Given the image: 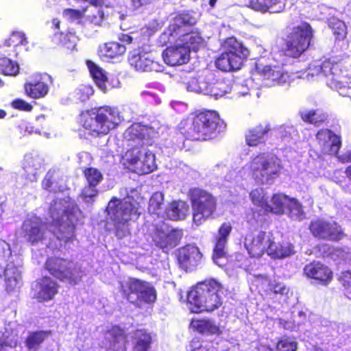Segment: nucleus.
<instances>
[{
	"label": "nucleus",
	"mask_w": 351,
	"mask_h": 351,
	"mask_svg": "<svg viewBox=\"0 0 351 351\" xmlns=\"http://www.w3.org/2000/svg\"><path fill=\"white\" fill-rule=\"evenodd\" d=\"M253 204L258 207H261L264 210H265L267 204V197L264 194V191L262 188H257L250 194Z\"/></svg>",
	"instance_id": "nucleus-47"
},
{
	"label": "nucleus",
	"mask_w": 351,
	"mask_h": 351,
	"mask_svg": "<svg viewBox=\"0 0 351 351\" xmlns=\"http://www.w3.org/2000/svg\"><path fill=\"white\" fill-rule=\"evenodd\" d=\"M295 253L293 245L289 242H282L276 244L273 239L271 245L269 248L268 255L272 258H285Z\"/></svg>",
	"instance_id": "nucleus-33"
},
{
	"label": "nucleus",
	"mask_w": 351,
	"mask_h": 351,
	"mask_svg": "<svg viewBox=\"0 0 351 351\" xmlns=\"http://www.w3.org/2000/svg\"><path fill=\"white\" fill-rule=\"evenodd\" d=\"M183 43L167 47L162 53L164 62L170 66L181 65L189 60L190 51H197L204 47V38L196 32L184 36Z\"/></svg>",
	"instance_id": "nucleus-9"
},
{
	"label": "nucleus",
	"mask_w": 351,
	"mask_h": 351,
	"mask_svg": "<svg viewBox=\"0 0 351 351\" xmlns=\"http://www.w3.org/2000/svg\"><path fill=\"white\" fill-rule=\"evenodd\" d=\"M206 77L204 80L199 81L196 78L191 79L186 84V89L189 92L199 93L204 94L202 88L206 87Z\"/></svg>",
	"instance_id": "nucleus-54"
},
{
	"label": "nucleus",
	"mask_w": 351,
	"mask_h": 351,
	"mask_svg": "<svg viewBox=\"0 0 351 351\" xmlns=\"http://www.w3.org/2000/svg\"><path fill=\"white\" fill-rule=\"evenodd\" d=\"M333 31V34L337 36V39H343L346 35V26L345 23L338 19H332L329 24Z\"/></svg>",
	"instance_id": "nucleus-51"
},
{
	"label": "nucleus",
	"mask_w": 351,
	"mask_h": 351,
	"mask_svg": "<svg viewBox=\"0 0 351 351\" xmlns=\"http://www.w3.org/2000/svg\"><path fill=\"white\" fill-rule=\"evenodd\" d=\"M93 94V90L91 86L82 85L78 87L73 93V98L77 101H86L90 95Z\"/></svg>",
	"instance_id": "nucleus-50"
},
{
	"label": "nucleus",
	"mask_w": 351,
	"mask_h": 351,
	"mask_svg": "<svg viewBox=\"0 0 351 351\" xmlns=\"http://www.w3.org/2000/svg\"><path fill=\"white\" fill-rule=\"evenodd\" d=\"M12 106L14 108L25 111H31L32 106L26 101L21 99H16L12 102Z\"/></svg>",
	"instance_id": "nucleus-60"
},
{
	"label": "nucleus",
	"mask_w": 351,
	"mask_h": 351,
	"mask_svg": "<svg viewBox=\"0 0 351 351\" xmlns=\"http://www.w3.org/2000/svg\"><path fill=\"white\" fill-rule=\"evenodd\" d=\"M0 72L5 75L15 76L19 73V66L6 57L0 58Z\"/></svg>",
	"instance_id": "nucleus-46"
},
{
	"label": "nucleus",
	"mask_w": 351,
	"mask_h": 351,
	"mask_svg": "<svg viewBox=\"0 0 351 351\" xmlns=\"http://www.w3.org/2000/svg\"><path fill=\"white\" fill-rule=\"evenodd\" d=\"M309 230L313 237L330 241H337L343 237L341 226L335 221L316 219L311 221Z\"/></svg>",
	"instance_id": "nucleus-17"
},
{
	"label": "nucleus",
	"mask_w": 351,
	"mask_h": 351,
	"mask_svg": "<svg viewBox=\"0 0 351 351\" xmlns=\"http://www.w3.org/2000/svg\"><path fill=\"white\" fill-rule=\"evenodd\" d=\"M269 289L276 294H280L282 295H287L289 289L283 283L274 281L269 284Z\"/></svg>",
	"instance_id": "nucleus-57"
},
{
	"label": "nucleus",
	"mask_w": 351,
	"mask_h": 351,
	"mask_svg": "<svg viewBox=\"0 0 351 351\" xmlns=\"http://www.w3.org/2000/svg\"><path fill=\"white\" fill-rule=\"evenodd\" d=\"M306 276L322 282H327L332 278L330 269L319 262H313L306 265L304 268Z\"/></svg>",
	"instance_id": "nucleus-29"
},
{
	"label": "nucleus",
	"mask_w": 351,
	"mask_h": 351,
	"mask_svg": "<svg viewBox=\"0 0 351 351\" xmlns=\"http://www.w3.org/2000/svg\"><path fill=\"white\" fill-rule=\"evenodd\" d=\"M108 219L114 223L116 236L119 239L130 234L129 221L136 219L139 213L136 204L129 199L113 197L107 207Z\"/></svg>",
	"instance_id": "nucleus-6"
},
{
	"label": "nucleus",
	"mask_w": 351,
	"mask_h": 351,
	"mask_svg": "<svg viewBox=\"0 0 351 351\" xmlns=\"http://www.w3.org/2000/svg\"><path fill=\"white\" fill-rule=\"evenodd\" d=\"M148 210L150 213L160 216L164 213V195L160 192L154 193L149 199Z\"/></svg>",
	"instance_id": "nucleus-41"
},
{
	"label": "nucleus",
	"mask_w": 351,
	"mask_h": 351,
	"mask_svg": "<svg viewBox=\"0 0 351 351\" xmlns=\"http://www.w3.org/2000/svg\"><path fill=\"white\" fill-rule=\"evenodd\" d=\"M226 124L215 111H206L198 114L193 120L187 132L195 141H206L215 137L222 132Z\"/></svg>",
	"instance_id": "nucleus-8"
},
{
	"label": "nucleus",
	"mask_w": 351,
	"mask_h": 351,
	"mask_svg": "<svg viewBox=\"0 0 351 351\" xmlns=\"http://www.w3.org/2000/svg\"><path fill=\"white\" fill-rule=\"evenodd\" d=\"M339 280L346 288L351 289V271H346L341 273Z\"/></svg>",
	"instance_id": "nucleus-61"
},
{
	"label": "nucleus",
	"mask_w": 351,
	"mask_h": 351,
	"mask_svg": "<svg viewBox=\"0 0 351 351\" xmlns=\"http://www.w3.org/2000/svg\"><path fill=\"white\" fill-rule=\"evenodd\" d=\"M293 127L288 125H280L274 128V131L276 135L279 136L282 139L288 141L292 132H293Z\"/></svg>",
	"instance_id": "nucleus-56"
},
{
	"label": "nucleus",
	"mask_w": 351,
	"mask_h": 351,
	"mask_svg": "<svg viewBox=\"0 0 351 351\" xmlns=\"http://www.w3.org/2000/svg\"><path fill=\"white\" fill-rule=\"evenodd\" d=\"M298 342L291 338H283L276 346L277 351H296Z\"/></svg>",
	"instance_id": "nucleus-53"
},
{
	"label": "nucleus",
	"mask_w": 351,
	"mask_h": 351,
	"mask_svg": "<svg viewBox=\"0 0 351 351\" xmlns=\"http://www.w3.org/2000/svg\"><path fill=\"white\" fill-rule=\"evenodd\" d=\"M49 215L52 219L49 231L58 240L66 242L71 240L75 227L82 219V212L75 202L70 199H56L50 206Z\"/></svg>",
	"instance_id": "nucleus-2"
},
{
	"label": "nucleus",
	"mask_w": 351,
	"mask_h": 351,
	"mask_svg": "<svg viewBox=\"0 0 351 351\" xmlns=\"http://www.w3.org/2000/svg\"><path fill=\"white\" fill-rule=\"evenodd\" d=\"M232 231L230 223H223L219 228L215 240V245L213 254L214 263L221 267L225 264L227 254V243L228 237Z\"/></svg>",
	"instance_id": "nucleus-21"
},
{
	"label": "nucleus",
	"mask_w": 351,
	"mask_h": 351,
	"mask_svg": "<svg viewBox=\"0 0 351 351\" xmlns=\"http://www.w3.org/2000/svg\"><path fill=\"white\" fill-rule=\"evenodd\" d=\"M246 5L254 11L267 12L264 0H247Z\"/></svg>",
	"instance_id": "nucleus-58"
},
{
	"label": "nucleus",
	"mask_w": 351,
	"mask_h": 351,
	"mask_svg": "<svg viewBox=\"0 0 351 351\" xmlns=\"http://www.w3.org/2000/svg\"><path fill=\"white\" fill-rule=\"evenodd\" d=\"M257 70L265 86L285 84L289 82L291 78V75L279 66L267 65L263 67L258 66Z\"/></svg>",
	"instance_id": "nucleus-22"
},
{
	"label": "nucleus",
	"mask_w": 351,
	"mask_h": 351,
	"mask_svg": "<svg viewBox=\"0 0 351 351\" xmlns=\"http://www.w3.org/2000/svg\"><path fill=\"white\" fill-rule=\"evenodd\" d=\"M316 139L323 154H337L340 146V137L329 130H321L317 132Z\"/></svg>",
	"instance_id": "nucleus-23"
},
{
	"label": "nucleus",
	"mask_w": 351,
	"mask_h": 351,
	"mask_svg": "<svg viewBox=\"0 0 351 351\" xmlns=\"http://www.w3.org/2000/svg\"><path fill=\"white\" fill-rule=\"evenodd\" d=\"M193 211V221L202 225L212 218L217 210V199L210 193L200 188H193L189 192Z\"/></svg>",
	"instance_id": "nucleus-10"
},
{
	"label": "nucleus",
	"mask_w": 351,
	"mask_h": 351,
	"mask_svg": "<svg viewBox=\"0 0 351 351\" xmlns=\"http://www.w3.org/2000/svg\"><path fill=\"white\" fill-rule=\"evenodd\" d=\"M267 12L279 13L285 8V0H264Z\"/></svg>",
	"instance_id": "nucleus-52"
},
{
	"label": "nucleus",
	"mask_w": 351,
	"mask_h": 351,
	"mask_svg": "<svg viewBox=\"0 0 351 351\" xmlns=\"http://www.w3.org/2000/svg\"><path fill=\"white\" fill-rule=\"evenodd\" d=\"M222 47L224 51L216 59V67L222 71L240 69L250 54L249 50L234 37L226 39Z\"/></svg>",
	"instance_id": "nucleus-11"
},
{
	"label": "nucleus",
	"mask_w": 351,
	"mask_h": 351,
	"mask_svg": "<svg viewBox=\"0 0 351 351\" xmlns=\"http://www.w3.org/2000/svg\"><path fill=\"white\" fill-rule=\"evenodd\" d=\"M63 16L68 20H76L82 17V13L78 10L68 8L63 11Z\"/></svg>",
	"instance_id": "nucleus-59"
},
{
	"label": "nucleus",
	"mask_w": 351,
	"mask_h": 351,
	"mask_svg": "<svg viewBox=\"0 0 351 351\" xmlns=\"http://www.w3.org/2000/svg\"><path fill=\"white\" fill-rule=\"evenodd\" d=\"M294 220L302 221L305 218V213L302 204L294 198H289L285 213Z\"/></svg>",
	"instance_id": "nucleus-40"
},
{
	"label": "nucleus",
	"mask_w": 351,
	"mask_h": 351,
	"mask_svg": "<svg viewBox=\"0 0 351 351\" xmlns=\"http://www.w3.org/2000/svg\"><path fill=\"white\" fill-rule=\"evenodd\" d=\"M223 84L218 82L214 76L213 73H208L206 75V87L202 88L204 94L207 95L213 96L215 98L224 95L225 91L221 90V86Z\"/></svg>",
	"instance_id": "nucleus-36"
},
{
	"label": "nucleus",
	"mask_w": 351,
	"mask_h": 351,
	"mask_svg": "<svg viewBox=\"0 0 351 351\" xmlns=\"http://www.w3.org/2000/svg\"><path fill=\"white\" fill-rule=\"evenodd\" d=\"M97 186H92L87 184L82 190L80 197L82 200L88 204H91L95 202V198L98 195V191L96 188Z\"/></svg>",
	"instance_id": "nucleus-49"
},
{
	"label": "nucleus",
	"mask_w": 351,
	"mask_h": 351,
	"mask_svg": "<svg viewBox=\"0 0 351 351\" xmlns=\"http://www.w3.org/2000/svg\"><path fill=\"white\" fill-rule=\"evenodd\" d=\"M190 348L199 349L200 351H217L216 348L212 342L205 341L200 343L198 340L195 339L191 341Z\"/></svg>",
	"instance_id": "nucleus-55"
},
{
	"label": "nucleus",
	"mask_w": 351,
	"mask_h": 351,
	"mask_svg": "<svg viewBox=\"0 0 351 351\" xmlns=\"http://www.w3.org/2000/svg\"><path fill=\"white\" fill-rule=\"evenodd\" d=\"M128 61L130 65L136 71L140 72L162 71V65L155 60L152 52H147L141 49L133 50L130 52Z\"/></svg>",
	"instance_id": "nucleus-19"
},
{
	"label": "nucleus",
	"mask_w": 351,
	"mask_h": 351,
	"mask_svg": "<svg viewBox=\"0 0 351 351\" xmlns=\"http://www.w3.org/2000/svg\"><path fill=\"white\" fill-rule=\"evenodd\" d=\"M45 267L53 276L70 284H76L82 278V272L77 265L66 259L49 258Z\"/></svg>",
	"instance_id": "nucleus-13"
},
{
	"label": "nucleus",
	"mask_w": 351,
	"mask_h": 351,
	"mask_svg": "<svg viewBox=\"0 0 351 351\" xmlns=\"http://www.w3.org/2000/svg\"><path fill=\"white\" fill-rule=\"evenodd\" d=\"M51 335L49 330H40L31 333L25 341L29 350H37L39 346Z\"/></svg>",
	"instance_id": "nucleus-42"
},
{
	"label": "nucleus",
	"mask_w": 351,
	"mask_h": 351,
	"mask_svg": "<svg viewBox=\"0 0 351 351\" xmlns=\"http://www.w3.org/2000/svg\"><path fill=\"white\" fill-rule=\"evenodd\" d=\"M196 23V19L188 13L176 15L170 22L169 27L161 34L159 42L162 45L172 43L178 40H182L184 36L189 34L186 28Z\"/></svg>",
	"instance_id": "nucleus-15"
},
{
	"label": "nucleus",
	"mask_w": 351,
	"mask_h": 351,
	"mask_svg": "<svg viewBox=\"0 0 351 351\" xmlns=\"http://www.w3.org/2000/svg\"><path fill=\"white\" fill-rule=\"evenodd\" d=\"M289 197L282 194H276L267 202L265 211L275 214H284L289 203Z\"/></svg>",
	"instance_id": "nucleus-34"
},
{
	"label": "nucleus",
	"mask_w": 351,
	"mask_h": 351,
	"mask_svg": "<svg viewBox=\"0 0 351 351\" xmlns=\"http://www.w3.org/2000/svg\"><path fill=\"white\" fill-rule=\"evenodd\" d=\"M191 326L201 333L217 334L219 331V327L210 320H193Z\"/></svg>",
	"instance_id": "nucleus-44"
},
{
	"label": "nucleus",
	"mask_w": 351,
	"mask_h": 351,
	"mask_svg": "<svg viewBox=\"0 0 351 351\" xmlns=\"http://www.w3.org/2000/svg\"><path fill=\"white\" fill-rule=\"evenodd\" d=\"M342 62H337L329 59L319 63L315 62L308 69L302 73L304 76L300 77L309 80V77L322 74L327 78L326 84L332 89L337 90L343 97H351V87L348 85V80H351V73L343 70Z\"/></svg>",
	"instance_id": "nucleus-3"
},
{
	"label": "nucleus",
	"mask_w": 351,
	"mask_h": 351,
	"mask_svg": "<svg viewBox=\"0 0 351 351\" xmlns=\"http://www.w3.org/2000/svg\"><path fill=\"white\" fill-rule=\"evenodd\" d=\"M312 37L311 27L303 23L294 27L287 36L284 51L287 56L299 57L308 47Z\"/></svg>",
	"instance_id": "nucleus-14"
},
{
	"label": "nucleus",
	"mask_w": 351,
	"mask_h": 351,
	"mask_svg": "<svg viewBox=\"0 0 351 351\" xmlns=\"http://www.w3.org/2000/svg\"><path fill=\"white\" fill-rule=\"evenodd\" d=\"M134 351H147L150 348L152 337L143 330H137L134 334Z\"/></svg>",
	"instance_id": "nucleus-39"
},
{
	"label": "nucleus",
	"mask_w": 351,
	"mask_h": 351,
	"mask_svg": "<svg viewBox=\"0 0 351 351\" xmlns=\"http://www.w3.org/2000/svg\"><path fill=\"white\" fill-rule=\"evenodd\" d=\"M104 19L105 15L104 11L99 10L96 14L91 16L90 21L96 25H101Z\"/></svg>",
	"instance_id": "nucleus-63"
},
{
	"label": "nucleus",
	"mask_w": 351,
	"mask_h": 351,
	"mask_svg": "<svg viewBox=\"0 0 351 351\" xmlns=\"http://www.w3.org/2000/svg\"><path fill=\"white\" fill-rule=\"evenodd\" d=\"M64 40H68L64 41V45L66 46V48L70 49H73L75 47V36L73 34L66 35L64 36Z\"/></svg>",
	"instance_id": "nucleus-64"
},
{
	"label": "nucleus",
	"mask_w": 351,
	"mask_h": 351,
	"mask_svg": "<svg viewBox=\"0 0 351 351\" xmlns=\"http://www.w3.org/2000/svg\"><path fill=\"white\" fill-rule=\"evenodd\" d=\"M158 133L152 126L140 123H134L125 131L124 140L130 149L125 154L123 160L136 173L147 174L156 169L155 155L146 145L149 139L156 137Z\"/></svg>",
	"instance_id": "nucleus-1"
},
{
	"label": "nucleus",
	"mask_w": 351,
	"mask_h": 351,
	"mask_svg": "<svg viewBox=\"0 0 351 351\" xmlns=\"http://www.w3.org/2000/svg\"><path fill=\"white\" fill-rule=\"evenodd\" d=\"M83 127L87 133L93 136L107 134L118 125L121 117L116 108L102 107L83 116Z\"/></svg>",
	"instance_id": "nucleus-7"
},
{
	"label": "nucleus",
	"mask_w": 351,
	"mask_h": 351,
	"mask_svg": "<svg viewBox=\"0 0 351 351\" xmlns=\"http://www.w3.org/2000/svg\"><path fill=\"white\" fill-rule=\"evenodd\" d=\"M273 239L271 232L258 231L247 234L244 245L250 256L259 258L265 252L268 254Z\"/></svg>",
	"instance_id": "nucleus-18"
},
{
	"label": "nucleus",
	"mask_w": 351,
	"mask_h": 351,
	"mask_svg": "<svg viewBox=\"0 0 351 351\" xmlns=\"http://www.w3.org/2000/svg\"><path fill=\"white\" fill-rule=\"evenodd\" d=\"M28 44L27 39L25 34L21 32H13L10 37L5 40L4 46L13 47L14 50L15 56H18L16 48L19 45L26 46Z\"/></svg>",
	"instance_id": "nucleus-43"
},
{
	"label": "nucleus",
	"mask_w": 351,
	"mask_h": 351,
	"mask_svg": "<svg viewBox=\"0 0 351 351\" xmlns=\"http://www.w3.org/2000/svg\"><path fill=\"white\" fill-rule=\"evenodd\" d=\"M202 259V254L196 246L187 245L179 250L178 261L186 270L197 267Z\"/></svg>",
	"instance_id": "nucleus-27"
},
{
	"label": "nucleus",
	"mask_w": 351,
	"mask_h": 351,
	"mask_svg": "<svg viewBox=\"0 0 351 351\" xmlns=\"http://www.w3.org/2000/svg\"><path fill=\"white\" fill-rule=\"evenodd\" d=\"M166 214L171 220H182L189 214V206L184 201H174L166 208Z\"/></svg>",
	"instance_id": "nucleus-32"
},
{
	"label": "nucleus",
	"mask_w": 351,
	"mask_h": 351,
	"mask_svg": "<svg viewBox=\"0 0 351 351\" xmlns=\"http://www.w3.org/2000/svg\"><path fill=\"white\" fill-rule=\"evenodd\" d=\"M43 189L50 192H58L64 189L63 176L59 169H51L46 173L43 182Z\"/></svg>",
	"instance_id": "nucleus-30"
},
{
	"label": "nucleus",
	"mask_w": 351,
	"mask_h": 351,
	"mask_svg": "<svg viewBox=\"0 0 351 351\" xmlns=\"http://www.w3.org/2000/svg\"><path fill=\"white\" fill-rule=\"evenodd\" d=\"M27 94L32 98H40L47 95L49 90L48 85L42 80L38 82H30L25 86Z\"/></svg>",
	"instance_id": "nucleus-37"
},
{
	"label": "nucleus",
	"mask_w": 351,
	"mask_h": 351,
	"mask_svg": "<svg viewBox=\"0 0 351 351\" xmlns=\"http://www.w3.org/2000/svg\"><path fill=\"white\" fill-rule=\"evenodd\" d=\"M34 297L40 302L51 300L58 292L57 283L49 277L39 280L34 287Z\"/></svg>",
	"instance_id": "nucleus-26"
},
{
	"label": "nucleus",
	"mask_w": 351,
	"mask_h": 351,
	"mask_svg": "<svg viewBox=\"0 0 351 351\" xmlns=\"http://www.w3.org/2000/svg\"><path fill=\"white\" fill-rule=\"evenodd\" d=\"M125 50V45L110 42L101 47L99 51L101 56L113 58L123 55Z\"/></svg>",
	"instance_id": "nucleus-38"
},
{
	"label": "nucleus",
	"mask_w": 351,
	"mask_h": 351,
	"mask_svg": "<svg viewBox=\"0 0 351 351\" xmlns=\"http://www.w3.org/2000/svg\"><path fill=\"white\" fill-rule=\"evenodd\" d=\"M4 277L6 290L10 291L20 285L21 281V271L19 263L17 265L14 261H10L5 267H0V277Z\"/></svg>",
	"instance_id": "nucleus-25"
},
{
	"label": "nucleus",
	"mask_w": 351,
	"mask_h": 351,
	"mask_svg": "<svg viewBox=\"0 0 351 351\" xmlns=\"http://www.w3.org/2000/svg\"><path fill=\"white\" fill-rule=\"evenodd\" d=\"M270 130V126L267 123L260 124L250 129L245 135L247 144L250 146H256L263 143Z\"/></svg>",
	"instance_id": "nucleus-31"
},
{
	"label": "nucleus",
	"mask_w": 351,
	"mask_h": 351,
	"mask_svg": "<svg viewBox=\"0 0 351 351\" xmlns=\"http://www.w3.org/2000/svg\"><path fill=\"white\" fill-rule=\"evenodd\" d=\"M182 236V230L173 228L162 221L156 225L153 241L156 246L167 252L178 245Z\"/></svg>",
	"instance_id": "nucleus-16"
},
{
	"label": "nucleus",
	"mask_w": 351,
	"mask_h": 351,
	"mask_svg": "<svg viewBox=\"0 0 351 351\" xmlns=\"http://www.w3.org/2000/svg\"><path fill=\"white\" fill-rule=\"evenodd\" d=\"M280 160L269 154L262 153L250 157L239 171L241 177L251 176L258 184H272L280 176Z\"/></svg>",
	"instance_id": "nucleus-4"
},
{
	"label": "nucleus",
	"mask_w": 351,
	"mask_h": 351,
	"mask_svg": "<svg viewBox=\"0 0 351 351\" xmlns=\"http://www.w3.org/2000/svg\"><path fill=\"white\" fill-rule=\"evenodd\" d=\"M121 289L127 300L133 304L152 303L156 299V292L149 282L136 278H128L121 282Z\"/></svg>",
	"instance_id": "nucleus-12"
},
{
	"label": "nucleus",
	"mask_w": 351,
	"mask_h": 351,
	"mask_svg": "<svg viewBox=\"0 0 351 351\" xmlns=\"http://www.w3.org/2000/svg\"><path fill=\"white\" fill-rule=\"evenodd\" d=\"M46 225L38 217L26 219L22 226L21 235L32 245L37 244L46 237Z\"/></svg>",
	"instance_id": "nucleus-20"
},
{
	"label": "nucleus",
	"mask_w": 351,
	"mask_h": 351,
	"mask_svg": "<svg viewBox=\"0 0 351 351\" xmlns=\"http://www.w3.org/2000/svg\"><path fill=\"white\" fill-rule=\"evenodd\" d=\"M221 289V284L213 279L197 284L188 293L189 308L197 313L219 308L222 304Z\"/></svg>",
	"instance_id": "nucleus-5"
},
{
	"label": "nucleus",
	"mask_w": 351,
	"mask_h": 351,
	"mask_svg": "<svg viewBox=\"0 0 351 351\" xmlns=\"http://www.w3.org/2000/svg\"><path fill=\"white\" fill-rule=\"evenodd\" d=\"M154 0H130L131 6L134 10H138L143 6L151 4Z\"/></svg>",
	"instance_id": "nucleus-62"
},
{
	"label": "nucleus",
	"mask_w": 351,
	"mask_h": 351,
	"mask_svg": "<svg viewBox=\"0 0 351 351\" xmlns=\"http://www.w3.org/2000/svg\"><path fill=\"white\" fill-rule=\"evenodd\" d=\"M125 343L123 331L118 326H113L105 332L102 346L108 351H124Z\"/></svg>",
	"instance_id": "nucleus-24"
},
{
	"label": "nucleus",
	"mask_w": 351,
	"mask_h": 351,
	"mask_svg": "<svg viewBox=\"0 0 351 351\" xmlns=\"http://www.w3.org/2000/svg\"><path fill=\"white\" fill-rule=\"evenodd\" d=\"M86 64L93 80H95L98 87L103 92H106L108 90L106 86L108 78L106 72L90 60L87 61Z\"/></svg>",
	"instance_id": "nucleus-35"
},
{
	"label": "nucleus",
	"mask_w": 351,
	"mask_h": 351,
	"mask_svg": "<svg viewBox=\"0 0 351 351\" xmlns=\"http://www.w3.org/2000/svg\"><path fill=\"white\" fill-rule=\"evenodd\" d=\"M300 114L304 121L315 125L323 122L326 118L319 110H303Z\"/></svg>",
	"instance_id": "nucleus-45"
},
{
	"label": "nucleus",
	"mask_w": 351,
	"mask_h": 351,
	"mask_svg": "<svg viewBox=\"0 0 351 351\" xmlns=\"http://www.w3.org/2000/svg\"><path fill=\"white\" fill-rule=\"evenodd\" d=\"M23 168L26 178L31 182H36L44 169V160L38 155L27 154L24 158Z\"/></svg>",
	"instance_id": "nucleus-28"
},
{
	"label": "nucleus",
	"mask_w": 351,
	"mask_h": 351,
	"mask_svg": "<svg viewBox=\"0 0 351 351\" xmlns=\"http://www.w3.org/2000/svg\"><path fill=\"white\" fill-rule=\"evenodd\" d=\"M84 173L88 184L97 186L103 179L101 173L97 169L90 167L84 171Z\"/></svg>",
	"instance_id": "nucleus-48"
}]
</instances>
